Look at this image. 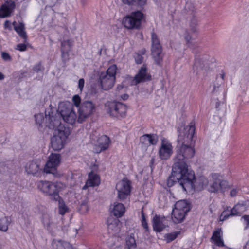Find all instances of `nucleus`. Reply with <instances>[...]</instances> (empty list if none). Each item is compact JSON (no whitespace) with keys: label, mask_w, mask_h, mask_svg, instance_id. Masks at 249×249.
Listing matches in <instances>:
<instances>
[{"label":"nucleus","mask_w":249,"mask_h":249,"mask_svg":"<svg viewBox=\"0 0 249 249\" xmlns=\"http://www.w3.org/2000/svg\"><path fill=\"white\" fill-rule=\"evenodd\" d=\"M195 131L194 125L181 126L178 128V144L174 164L172 167V178L181 177L182 173L188 170L185 160L194 157L195 149L191 145Z\"/></svg>","instance_id":"1"},{"label":"nucleus","mask_w":249,"mask_h":249,"mask_svg":"<svg viewBox=\"0 0 249 249\" xmlns=\"http://www.w3.org/2000/svg\"><path fill=\"white\" fill-rule=\"evenodd\" d=\"M181 177L172 178V183L178 182L184 191H200L208 184V179L204 177L195 178L194 172L189 169L181 173Z\"/></svg>","instance_id":"2"},{"label":"nucleus","mask_w":249,"mask_h":249,"mask_svg":"<svg viewBox=\"0 0 249 249\" xmlns=\"http://www.w3.org/2000/svg\"><path fill=\"white\" fill-rule=\"evenodd\" d=\"M72 102L77 109L78 123H83L96 112L97 106L95 103L88 100L82 102L81 97L78 95L72 97Z\"/></svg>","instance_id":"3"},{"label":"nucleus","mask_w":249,"mask_h":249,"mask_svg":"<svg viewBox=\"0 0 249 249\" xmlns=\"http://www.w3.org/2000/svg\"><path fill=\"white\" fill-rule=\"evenodd\" d=\"M37 188L45 195L50 196L53 200L59 194H63L67 189L65 184L61 182L41 180L37 183Z\"/></svg>","instance_id":"4"},{"label":"nucleus","mask_w":249,"mask_h":249,"mask_svg":"<svg viewBox=\"0 0 249 249\" xmlns=\"http://www.w3.org/2000/svg\"><path fill=\"white\" fill-rule=\"evenodd\" d=\"M73 103L68 101L60 102L57 111L61 117L67 123L73 124L78 123V114H76L73 108Z\"/></svg>","instance_id":"5"},{"label":"nucleus","mask_w":249,"mask_h":249,"mask_svg":"<svg viewBox=\"0 0 249 249\" xmlns=\"http://www.w3.org/2000/svg\"><path fill=\"white\" fill-rule=\"evenodd\" d=\"M70 133L67 127H61L54 131L51 139V147L54 151H60L64 147Z\"/></svg>","instance_id":"6"},{"label":"nucleus","mask_w":249,"mask_h":249,"mask_svg":"<svg viewBox=\"0 0 249 249\" xmlns=\"http://www.w3.org/2000/svg\"><path fill=\"white\" fill-rule=\"evenodd\" d=\"M117 67L112 65L108 67L106 72H102L99 76V80L102 89L107 90L111 89L116 80Z\"/></svg>","instance_id":"7"},{"label":"nucleus","mask_w":249,"mask_h":249,"mask_svg":"<svg viewBox=\"0 0 249 249\" xmlns=\"http://www.w3.org/2000/svg\"><path fill=\"white\" fill-rule=\"evenodd\" d=\"M105 108L107 114L115 118L124 117L127 110L126 105L116 101H108L106 103Z\"/></svg>","instance_id":"8"},{"label":"nucleus","mask_w":249,"mask_h":249,"mask_svg":"<svg viewBox=\"0 0 249 249\" xmlns=\"http://www.w3.org/2000/svg\"><path fill=\"white\" fill-rule=\"evenodd\" d=\"M190 209L189 204L186 200H182L177 201L172 210V215H174V217L172 220L176 223L182 222Z\"/></svg>","instance_id":"9"},{"label":"nucleus","mask_w":249,"mask_h":249,"mask_svg":"<svg viewBox=\"0 0 249 249\" xmlns=\"http://www.w3.org/2000/svg\"><path fill=\"white\" fill-rule=\"evenodd\" d=\"M143 16V13L140 11L133 12L123 18V23L128 29H138L141 25Z\"/></svg>","instance_id":"10"},{"label":"nucleus","mask_w":249,"mask_h":249,"mask_svg":"<svg viewBox=\"0 0 249 249\" xmlns=\"http://www.w3.org/2000/svg\"><path fill=\"white\" fill-rule=\"evenodd\" d=\"M45 125L50 129L55 131L60 129L61 127H66L61 123L59 112H53L52 108L45 111Z\"/></svg>","instance_id":"11"},{"label":"nucleus","mask_w":249,"mask_h":249,"mask_svg":"<svg viewBox=\"0 0 249 249\" xmlns=\"http://www.w3.org/2000/svg\"><path fill=\"white\" fill-rule=\"evenodd\" d=\"M131 182L127 179H123L119 181L116 185L118 197L124 200L130 194L131 192Z\"/></svg>","instance_id":"12"},{"label":"nucleus","mask_w":249,"mask_h":249,"mask_svg":"<svg viewBox=\"0 0 249 249\" xmlns=\"http://www.w3.org/2000/svg\"><path fill=\"white\" fill-rule=\"evenodd\" d=\"M61 161V156L59 154L52 153L48 158L43 171L46 173L54 174Z\"/></svg>","instance_id":"13"},{"label":"nucleus","mask_w":249,"mask_h":249,"mask_svg":"<svg viewBox=\"0 0 249 249\" xmlns=\"http://www.w3.org/2000/svg\"><path fill=\"white\" fill-rule=\"evenodd\" d=\"M152 54L157 64H159L162 59L161 47L157 35L154 32L151 33Z\"/></svg>","instance_id":"14"},{"label":"nucleus","mask_w":249,"mask_h":249,"mask_svg":"<svg viewBox=\"0 0 249 249\" xmlns=\"http://www.w3.org/2000/svg\"><path fill=\"white\" fill-rule=\"evenodd\" d=\"M212 183L208 189L209 191L213 193H217L219 191H224V189L228 185L227 182L221 179L219 175L215 173L212 174Z\"/></svg>","instance_id":"15"},{"label":"nucleus","mask_w":249,"mask_h":249,"mask_svg":"<svg viewBox=\"0 0 249 249\" xmlns=\"http://www.w3.org/2000/svg\"><path fill=\"white\" fill-rule=\"evenodd\" d=\"M40 162L38 160H33L27 162L24 167L26 173L36 176L41 175L42 170Z\"/></svg>","instance_id":"16"},{"label":"nucleus","mask_w":249,"mask_h":249,"mask_svg":"<svg viewBox=\"0 0 249 249\" xmlns=\"http://www.w3.org/2000/svg\"><path fill=\"white\" fill-rule=\"evenodd\" d=\"M153 230L156 232H161L168 226L167 219L164 217L156 214L152 220Z\"/></svg>","instance_id":"17"},{"label":"nucleus","mask_w":249,"mask_h":249,"mask_svg":"<svg viewBox=\"0 0 249 249\" xmlns=\"http://www.w3.org/2000/svg\"><path fill=\"white\" fill-rule=\"evenodd\" d=\"M15 2L14 1H6L0 7V14L1 18L10 16L15 8Z\"/></svg>","instance_id":"18"},{"label":"nucleus","mask_w":249,"mask_h":249,"mask_svg":"<svg viewBox=\"0 0 249 249\" xmlns=\"http://www.w3.org/2000/svg\"><path fill=\"white\" fill-rule=\"evenodd\" d=\"M171 153V145L165 138L162 139L161 145L159 149L160 157L161 159H167L170 157Z\"/></svg>","instance_id":"19"},{"label":"nucleus","mask_w":249,"mask_h":249,"mask_svg":"<svg viewBox=\"0 0 249 249\" xmlns=\"http://www.w3.org/2000/svg\"><path fill=\"white\" fill-rule=\"evenodd\" d=\"M111 141L109 138L106 135H102L97 140V143L95 145L99 149L96 150V153H100L103 151L106 150L109 146Z\"/></svg>","instance_id":"20"},{"label":"nucleus","mask_w":249,"mask_h":249,"mask_svg":"<svg viewBox=\"0 0 249 249\" xmlns=\"http://www.w3.org/2000/svg\"><path fill=\"white\" fill-rule=\"evenodd\" d=\"M108 229L109 232L112 235H115L119 232L122 223L117 218H110L107 220Z\"/></svg>","instance_id":"21"},{"label":"nucleus","mask_w":249,"mask_h":249,"mask_svg":"<svg viewBox=\"0 0 249 249\" xmlns=\"http://www.w3.org/2000/svg\"><path fill=\"white\" fill-rule=\"evenodd\" d=\"M150 76L147 72V69L144 65L139 70L137 74L134 77V82L135 84L144 82L150 79Z\"/></svg>","instance_id":"22"},{"label":"nucleus","mask_w":249,"mask_h":249,"mask_svg":"<svg viewBox=\"0 0 249 249\" xmlns=\"http://www.w3.org/2000/svg\"><path fill=\"white\" fill-rule=\"evenodd\" d=\"M100 183L99 176L93 173L92 172L89 173L88 175V179L83 186V189H86L88 187H94L98 186Z\"/></svg>","instance_id":"23"},{"label":"nucleus","mask_w":249,"mask_h":249,"mask_svg":"<svg viewBox=\"0 0 249 249\" xmlns=\"http://www.w3.org/2000/svg\"><path fill=\"white\" fill-rule=\"evenodd\" d=\"M111 213L116 217L120 218L123 216L125 212L124 206L119 202H114L110 208Z\"/></svg>","instance_id":"24"},{"label":"nucleus","mask_w":249,"mask_h":249,"mask_svg":"<svg viewBox=\"0 0 249 249\" xmlns=\"http://www.w3.org/2000/svg\"><path fill=\"white\" fill-rule=\"evenodd\" d=\"M53 200L58 202L57 210L60 215L64 216L66 213L69 212L70 208L60 196Z\"/></svg>","instance_id":"25"},{"label":"nucleus","mask_w":249,"mask_h":249,"mask_svg":"<svg viewBox=\"0 0 249 249\" xmlns=\"http://www.w3.org/2000/svg\"><path fill=\"white\" fill-rule=\"evenodd\" d=\"M222 231L221 228L217 229L213 231L211 237V241L218 247L224 246V242L222 240Z\"/></svg>","instance_id":"26"},{"label":"nucleus","mask_w":249,"mask_h":249,"mask_svg":"<svg viewBox=\"0 0 249 249\" xmlns=\"http://www.w3.org/2000/svg\"><path fill=\"white\" fill-rule=\"evenodd\" d=\"M15 31L17 33L19 36L23 38L25 41L27 38V35L25 31V26L22 23H17V22L14 21L12 23Z\"/></svg>","instance_id":"27"},{"label":"nucleus","mask_w":249,"mask_h":249,"mask_svg":"<svg viewBox=\"0 0 249 249\" xmlns=\"http://www.w3.org/2000/svg\"><path fill=\"white\" fill-rule=\"evenodd\" d=\"M140 141L146 145H155L158 142V137L154 134H145L141 137Z\"/></svg>","instance_id":"28"},{"label":"nucleus","mask_w":249,"mask_h":249,"mask_svg":"<svg viewBox=\"0 0 249 249\" xmlns=\"http://www.w3.org/2000/svg\"><path fill=\"white\" fill-rule=\"evenodd\" d=\"M136 248V243L134 234L128 235L125 238V249H134Z\"/></svg>","instance_id":"29"},{"label":"nucleus","mask_w":249,"mask_h":249,"mask_svg":"<svg viewBox=\"0 0 249 249\" xmlns=\"http://www.w3.org/2000/svg\"><path fill=\"white\" fill-rule=\"evenodd\" d=\"M11 218L8 216H4L0 218V231L6 232L8 227L11 223Z\"/></svg>","instance_id":"30"},{"label":"nucleus","mask_w":249,"mask_h":249,"mask_svg":"<svg viewBox=\"0 0 249 249\" xmlns=\"http://www.w3.org/2000/svg\"><path fill=\"white\" fill-rule=\"evenodd\" d=\"M41 221L44 227L49 230L53 222L51 220V215L49 213H44L41 217Z\"/></svg>","instance_id":"31"},{"label":"nucleus","mask_w":249,"mask_h":249,"mask_svg":"<svg viewBox=\"0 0 249 249\" xmlns=\"http://www.w3.org/2000/svg\"><path fill=\"white\" fill-rule=\"evenodd\" d=\"M122 1L125 4L140 6H142L146 3V0H122Z\"/></svg>","instance_id":"32"},{"label":"nucleus","mask_w":249,"mask_h":249,"mask_svg":"<svg viewBox=\"0 0 249 249\" xmlns=\"http://www.w3.org/2000/svg\"><path fill=\"white\" fill-rule=\"evenodd\" d=\"M184 38L186 40V44L188 47L194 49L195 47L198 46V43L194 42L193 40L192 39L191 36L187 31H186L184 34Z\"/></svg>","instance_id":"33"},{"label":"nucleus","mask_w":249,"mask_h":249,"mask_svg":"<svg viewBox=\"0 0 249 249\" xmlns=\"http://www.w3.org/2000/svg\"><path fill=\"white\" fill-rule=\"evenodd\" d=\"M89 210L88 202L87 200L82 201L80 205L79 211L82 214L86 213Z\"/></svg>","instance_id":"34"},{"label":"nucleus","mask_w":249,"mask_h":249,"mask_svg":"<svg viewBox=\"0 0 249 249\" xmlns=\"http://www.w3.org/2000/svg\"><path fill=\"white\" fill-rule=\"evenodd\" d=\"M244 206L243 204H237L234 206V207L231 209L230 213L229 215L230 216H233L237 215L239 213V211L241 209V208Z\"/></svg>","instance_id":"35"},{"label":"nucleus","mask_w":249,"mask_h":249,"mask_svg":"<svg viewBox=\"0 0 249 249\" xmlns=\"http://www.w3.org/2000/svg\"><path fill=\"white\" fill-rule=\"evenodd\" d=\"M72 45V42L70 40L63 41L61 43V49H64L65 51H70Z\"/></svg>","instance_id":"36"},{"label":"nucleus","mask_w":249,"mask_h":249,"mask_svg":"<svg viewBox=\"0 0 249 249\" xmlns=\"http://www.w3.org/2000/svg\"><path fill=\"white\" fill-rule=\"evenodd\" d=\"M36 123L41 126L43 122L44 116L43 113H38L35 115Z\"/></svg>","instance_id":"37"},{"label":"nucleus","mask_w":249,"mask_h":249,"mask_svg":"<svg viewBox=\"0 0 249 249\" xmlns=\"http://www.w3.org/2000/svg\"><path fill=\"white\" fill-rule=\"evenodd\" d=\"M141 223L143 228L146 231H148L149 230L148 223L143 211L142 212V219Z\"/></svg>","instance_id":"38"},{"label":"nucleus","mask_w":249,"mask_h":249,"mask_svg":"<svg viewBox=\"0 0 249 249\" xmlns=\"http://www.w3.org/2000/svg\"><path fill=\"white\" fill-rule=\"evenodd\" d=\"M0 53L1 57L3 61L5 62H11L12 60V57L8 53L4 51H1Z\"/></svg>","instance_id":"39"},{"label":"nucleus","mask_w":249,"mask_h":249,"mask_svg":"<svg viewBox=\"0 0 249 249\" xmlns=\"http://www.w3.org/2000/svg\"><path fill=\"white\" fill-rule=\"evenodd\" d=\"M229 207H227V210H225L221 214L220 216V220L223 221L226 220L227 218L230 216L229 213H228V209Z\"/></svg>","instance_id":"40"},{"label":"nucleus","mask_w":249,"mask_h":249,"mask_svg":"<svg viewBox=\"0 0 249 249\" xmlns=\"http://www.w3.org/2000/svg\"><path fill=\"white\" fill-rule=\"evenodd\" d=\"M69 51H65L64 49H61V56L62 60L64 62L67 61L69 59Z\"/></svg>","instance_id":"41"},{"label":"nucleus","mask_w":249,"mask_h":249,"mask_svg":"<svg viewBox=\"0 0 249 249\" xmlns=\"http://www.w3.org/2000/svg\"><path fill=\"white\" fill-rule=\"evenodd\" d=\"M197 23L196 19L195 18H193L190 22V27H191V30L193 32H195L197 31Z\"/></svg>","instance_id":"42"},{"label":"nucleus","mask_w":249,"mask_h":249,"mask_svg":"<svg viewBox=\"0 0 249 249\" xmlns=\"http://www.w3.org/2000/svg\"><path fill=\"white\" fill-rule=\"evenodd\" d=\"M134 58L137 64H141L143 61V57L141 54L136 53L134 55Z\"/></svg>","instance_id":"43"},{"label":"nucleus","mask_w":249,"mask_h":249,"mask_svg":"<svg viewBox=\"0 0 249 249\" xmlns=\"http://www.w3.org/2000/svg\"><path fill=\"white\" fill-rule=\"evenodd\" d=\"M43 70H44V69L42 67L40 62L36 64L33 68V71L36 72H38L39 71H43Z\"/></svg>","instance_id":"44"},{"label":"nucleus","mask_w":249,"mask_h":249,"mask_svg":"<svg viewBox=\"0 0 249 249\" xmlns=\"http://www.w3.org/2000/svg\"><path fill=\"white\" fill-rule=\"evenodd\" d=\"M15 49L17 50L23 52L27 49V46L25 44H18L16 46Z\"/></svg>","instance_id":"45"},{"label":"nucleus","mask_w":249,"mask_h":249,"mask_svg":"<svg viewBox=\"0 0 249 249\" xmlns=\"http://www.w3.org/2000/svg\"><path fill=\"white\" fill-rule=\"evenodd\" d=\"M85 81L83 78H81L78 81V89L81 92L84 86Z\"/></svg>","instance_id":"46"},{"label":"nucleus","mask_w":249,"mask_h":249,"mask_svg":"<svg viewBox=\"0 0 249 249\" xmlns=\"http://www.w3.org/2000/svg\"><path fill=\"white\" fill-rule=\"evenodd\" d=\"M12 25L10 21L9 20H6L4 24V27L5 29H7L9 30H12Z\"/></svg>","instance_id":"47"},{"label":"nucleus","mask_w":249,"mask_h":249,"mask_svg":"<svg viewBox=\"0 0 249 249\" xmlns=\"http://www.w3.org/2000/svg\"><path fill=\"white\" fill-rule=\"evenodd\" d=\"M242 218L246 222V226L245 229L248 228L249 227V215H245L243 216Z\"/></svg>","instance_id":"48"},{"label":"nucleus","mask_w":249,"mask_h":249,"mask_svg":"<svg viewBox=\"0 0 249 249\" xmlns=\"http://www.w3.org/2000/svg\"><path fill=\"white\" fill-rule=\"evenodd\" d=\"M238 193V190L236 189H233L230 192V196L231 197L235 196Z\"/></svg>","instance_id":"49"},{"label":"nucleus","mask_w":249,"mask_h":249,"mask_svg":"<svg viewBox=\"0 0 249 249\" xmlns=\"http://www.w3.org/2000/svg\"><path fill=\"white\" fill-rule=\"evenodd\" d=\"M180 234V231H175L172 233V241L175 239L178 235Z\"/></svg>","instance_id":"50"},{"label":"nucleus","mask_w":249,"mask_h":249,"mask_svg":"<svg viewBox=\"0 0 249 249\" xmlns=\"http://www.w3.org/2000/svg\"><path fill=\"white\" fill-rule=\"evenodd\" d=\"M110 249H123V246L120 245H113L111 246Z\"/></svg>","instance_id":"51"},{"label":"nucleus","mask_w":249,"mask_h":249,"mask_svg":"<svg viewBox=\"0 0 249 249\" xmlns=\"http://www.w3.org/2000/svg\"><path fill=\"white\" fill-rule=\"evenodd\" d=\"M120 97L124 100H126L128 98V95L126 94L122 95Z\"/></svg>","instance_id":"52"},{"label":"nucleus","mask_w":249,"mask_h":249,"mask_svg":"<svg viewBox=\"0 0 249 249\" xmlns=\"http://www.w3.org/2000/svg\"><path fill=\"white\" fill-rule=\"evenodd\" d=\"M167 242H170L171 241V234H169L167 235Z\"/></svg>","instance_id":"53"},{"label":"nucleus","mask_w":249,"mask_h":249,"mask_svg":"<svg viewBox=\"0 0 249 249\" xmlns=\"http://www.w3.org/2000/svg\"><path fill=\"white\" fill-rule=\"evenodd\" d=\"M124 88V87L122 86V85H118L117 87V89L119 90H121L122 89H123Z\"/></svg>","instance_id":"54"},{"label":"nucleus","mask_w":249,"mask_h":249,"mask_svg":"<svg viewBox=\"0 0 249 249\" xmlns=\"http://www.w3.org/2000/svg\"><path fill=\"white\" fill-rule=\"evenodd\" d=\"M191 3H187L185 6V8L186 10H188L189 9V6H191Z\"/></svg>","instance_id":"55"},{"label":"nucleus","mask_w":249,"mask_h":249,"mask_svg":"<svg viewBox=\"0 0 249 249\" xmlns=\"http://www.w3.org/2000/svg\"><path fill=\"white\" fill-rule=\"evenodd\" d=\"M220 105V103H219V102H216V103L215 107H216V108L218 110H219V108Z\"/></svg>","instance_id":"56"},{"label":"nucleus","mask_w":249,"mask_h":249,"mask_svg":"<svg viewBox=\"0 0 249 249\" xmlns=\"http://www.w3.org/2000/svg\"><path fill=\"white\" fill-rule=\"evenodd\" d=\"M4 77V75L1 72H0V80L3 79Z\"/></svg>","instance_id":"57"},{"label":"nucleus","mask_w":249,"mask_h":249,"mask_svg":"<svg viewBox=\"0 0 249 249\" xmlns=\"http://www.w3.org/2000/svg\"><path fill=\"white\" fill-rule=\"evenodd\" d=\"M220 76H221V78L223 80H224V77H225V73L222 72L221 74H220Z\"/></svg>","instance_id":"58"},{"label":"nucleus","mask_w":249,"mask_h":249,"mask_svg":"<svg viewBox=\"0 0 249 249\" xmlns=\"http://www.w3.org/2000/svg\"><path fill=\"white\" fill-rule=\"evenodd\" d=\"M171 178V177L170 176H169L168 179V180H167V185L169 187H170V186H169V182H170V179Z\"/></svg>","instance_id":"59"},{"label":"nucleus","mask_w":249,"mask_h":249,"mask_svg":"<svg viewBox=\"0 0 249 249\" xmlns=\"http://www.w3.org/2000/svg\"><path fill=\"white\" fill-rule=\"evenodd\" d=\"M30 0H24L23 1V2L24 3H26V2H30Z\"/></svg>","instance_id":"60"},{"label":"nucleus","mask_w":249,"mask_h":249,"mask_svg":"<svg viewBox=\"0 0 249 249\" xmlns=\"http://www.w3.org/2000/svg\"><path fill=\"white\" fill-rule=\"evenodd\" d=\"M85 2H86V0H81V3H82V4H84L85 3Z\"/></svg>","instance_id":"61"},{"label":"nucleus","mask_w":249,"mask_h":249,"mask_svg":"<svg viewBox=\"0 0 249 249\" xmlns=\"http://www.w3.org/2000/svg\"><path fill=\"white\" fill-rule=\"evenodd\" d=\"M145 53V50H143V51H142V54H144Z\"/></svg>","instance_id":"62"}]
</instances>
